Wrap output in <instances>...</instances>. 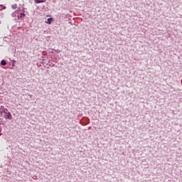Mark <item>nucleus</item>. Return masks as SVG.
I'll return each instance as SVG.
<instances>
[{"instance_id":"obj_1","label":"nucleus","mask_w":182,"mask_h":182,"mask_svg":"<svg viewBox=\"0 0 182 182\" xmlns=\"http://www.w3.org/2000/svg\"><path fill=\"white\" fill-rule=\"evenodd\" d=\"M0 115L1 117H4V119H9V120L12 119L11 112H8V109L4 106L0 107Z\"/></svg>"},{"instance_id":"obj_2","label":"nucleus","mask_w":182,"mask_h":182,"mask_svg":"<svg viewBox=\"0 0 182 182\" xmlns=\"http://www.w3.org/2000/svg\"><path fill=\"white\" fill-rule=\"evenodd\" d=\"M34 2H36V4H42L46 2V0H34Z\"/></svg>"},{"instance_id":"obj_3","label":"nucleus","mask_w":182,"mask_h":182,"mask_svg":"<svg viewBox=\"0 0 182 182\" xmlns=\"http://www.w3.org/2000/svg\"><path fill=\"white\" fill-rule=\"evenodd\" d=\"M1 65L2 66H5V65H6V61L5 60H3L1 61Z\"/></svg>"},{"instance_id":"obj_4","label":"nucleus","mask_w":182,"mask_h":182,"mask_svg":"<svg viewBox=\"0 0 182 182\" xmlns=\"http://www.w3.org/2000/svg\"><path fill=\"white\" fill-rule=\"evenodd\" d=\"M2 9H6V6L2 4H0V11H2Z\"/></svg>"},{"instance_id":"obj_5","label":"nucleus","mask_w":182,"mask_h":182,"mask_svg":"<svg viewBox=\"0 0 182 182\" xmlns=\"http://www.w3.org/2000/svg\"><path fill=\"white\" fill-rule=\"evenodd\" d=\"M47 23H49V25H50V23H52V18H48Z\"/></svg>"},{"instance_id":"obj_6","label":"nucleus","mask_w":182,"mask_h":182,"mask_svg":"<svg viewBox=\"0 0 182 182\" xmlns=\"http://www.w3.org/2000/svg\"><path fill=\"white\" fill-rule=\"evenodd\" d=\"M17 6H18V5H16V4L12 5L13 9H16Z\"/></svg>"},{"instance_id":"obj_7","label":"nucleus","mask_w":182,"mask_h":182,"mask_svg":"<svg viewBox=\"0 0 182 182\" xmlns=\"http://www.w3.org/2000/svg\"><path fill=\"white\" fill-rule=\"evenodd\" d=\"M12 16H16V12L13 13Z\"/></svg>"},{"instance_id":"obj_8","label":"nucleus","mask_w":182,"mask_h":182,"mask_svg":"<svg viewBox=\"0 0 182 182\" xmlns=\"http://www.w3.org/2000/svg\"><path fill=\"white\" fill-rule=\"evenodd\" d=\"M1 130H2V129H1V127H0V133H1Z\"/></svg>"}]
</instances>
